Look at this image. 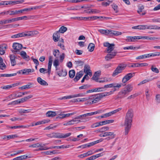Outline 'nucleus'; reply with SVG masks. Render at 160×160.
<instances>
[{
  "mask_svg": "<svg viewBox=\"0 0 160 160\" xmlns=\"http://www.w3.org/2000/svg\"><path fill=\"white\" fill-rule=\"evenodd\" d=\"M133 115L131 110H129L126 113L124 122V134L127 135L129 132L131 127Z\"/></svg>",
  "mask_w": 160,
  "mask_h": 160,
  "instance_id": "f257e3e1",
  "label": "nucleus"
},
{
  "mask_svg": "<svg viewBox=\"0 0 160 160\" xmlns=\"http://www.w3.org/2000/svg\"><path fill=\"white\" fill-rule=\"evenodd\" d=\"M133 88V87L132 84L127 85L118 93V98L121 99L127 97L128 93L132 90Z\"/></svg>",
  "mask_w": 160,
  "mask_h": 160,
  "instance_id": "f03ea898",
  "label": "nucleus"
},
{
  "mask_svg": "<svg viewBox=\"0 0 160 160\" xmlns=\"http://www.w3.org/2000/svg\"><path fill=\"white\" fill-rule=\"evenodd\" d=\"M109 95V92H105L91 96V103H96L100 100L101 98Z\"/></svg>",
  "mask_w": 160,
  "mask_h": 160,
  "instance_id": "7ed1b4c3",
  "label": "nucleus"
},
{
  "mask_svg": "<svg viewBox=\"0 0 160 160\" xmlns=\"http://www.w3.org/2000/svg\"><path fill=\"white\" fill-rule=\"evenodd\" d=\"M127 66L126 64L123 63L119 64L114 71L112 76L115 77L118 74L122 72Z\"/></svg>",
  "mask_w": 160,
  "mask_h": 160,
  "instance_id": "20e7f679",
  "label": "nucleus"
},
{
  "mask_svg": "<svg viewBox=\"0 0 160 160\" xmlns=\"http://www.w3.org/2000/svg\"><path fill=\"white\" fill-rule=\"evenodd\" d=\"M104 135L105 137H108L105 138V139L107 140L114 138L116 136V134H114V132H105Z\"/></svg>",
  "mask_w": 160,
  "mask_h": 160,
  "instance_id": "39448f33",
  "label": "nucleus"
},
{
  "mask_svg": "<svg viewBox=\"0 0 160 160\" xmlns=\"http://www.w3.org/2000/svg\"><path fill=\"white\" fill-rule=\"evenodd\" d=\"M134 75V73H130L126 74L122 78V82L123 83H125L127 81L129 80Z\"/></svg>",
  "mask_w": 160,
  "mask_h": 160,
  "instance_id": "423d86ee",
  "label": "nucleus"
},
{
  "mask_svg": "<svg viewBox=\"0 0 160 160\" xmlns=\"http://www.w3.org/2000/svg\"><path fill=\"white\" fill-rule=\"evenodd\" d=\"M108 36H118L122 34L121 32L113 31L111 30H108Z\"/></svg>",
  "mask_w": 160,
  "mask_h": 160,
  "instance_id": "0eeeda50",
  "label": "nucleus"
},
{
  "mask_svg": "<svg viewBox=\"0 0 160 160\" xmlns=\"http://www.w3.org/2000/svg\"><path fill=\"white\" fill-rule=\"evenodd\" d=\"M83 96V94H73L71 95L65 96L60 98L61 100L66 99L72 98H74L77 97H82Z\"/></svg>",
  "mask_w": 160,
  "mask_h": 160,
  "instance_id": "6e6552de",
  "label": "nucleus"
},
{
  "mask_svg": "<svg viewBox=\"0 0 160 160\" xmlns=\"http://www.w3.org/2000/svg\"><path fill=\"white\" fill-rule=\"evenodd\" d=\"M84 72L86 73V75H88L90 77L92 76V72L90 70V66L88 65H85L84 68Z\"/></svg>",
  "mask_w": 160,
  "mask_h": 160,
  "instance_id": "1a4fd4ad",
  "label": "nucleus"
},
{
  "mask_svg": "<svg viewBox=\"0 0 160 160\" xmlns=\"http://www.w3.org/2000/svg\"><path fill=\"white\" fill-rule=\"evenodd\" d=\"M86 121V120L85 121H81L80 120H76L75 118H74L73 119H72L68 122H66L65 123H64L63 124V125L64 126H68V125H73L75 124V122H76L77 123H78V122H85Z\"/></svg>",
  "mask_w": 160,
  "mask_h": 160,
  "instance_id": "9d476101",
  "label": "nucleus"
},
{
  "mask_svg": "<svg viewBox=\"0 0 160 160\" xmlns=\"http://www.w3.org/2000/svg\"><path fill=\"white\" fill-rule=\"evenodd\" d=\"M121 86V84L119 83H111L108 84H106L105 85V87L107 89V88H120Z\"/></svg>",
  "mask_w": 160,
  "mask_h": 160,
  "instance_id": "9b49d317",
  "label": "nucleus"
},
{
  "mask_svg": "<svg viewBox=\"0 0 160 160\" xmlns=\"http://www.w3.org/2000/svg\"><path fill=\"white\" fill-rule=\"evenodd\" d=\"M117 52H112L107 54L105 57V58L106 61H109L110 59L113 58L116 56Z\"/></svg>",
  "mask_w": 160,
  "mask_h": 160,
  "instance_id": "f8f14e48",
  "label": "nucleus"
},
{
  "mask_svg": "<svg viewBox=\"0 0 160 160\" xmlns=\"http://www.w3.org/2000/svg\"><path fill=\"white\" fill-rule=\"evenodd\" d=\"M8 48L7 45L5 44L0 45V54L4 55L6 50Z\"/></svg>",
  "mask_w": 160,
  "mask_h": 160,
  "instance_id": "ddd939ff",
  "label": "nucleus"
},
{
  "mask_svg": "<svg viewBox=\"0 0 160 160\" xmlns=\"http://www.w3.org/2000/svg\"><path fill=\"white\" fill-rule=\"evenodd\" d=\"M83 74V72L82 71L77 73L75 77L73 79L74 81L75 82H77L82 76Z\"/></svg>",
  "mask_w": 160,
  "mask_h": 160,
  "instance_id": "4468645a",
  "label": "nucleus"
},
{
  "mask_svg": "<svg viewBox=\"0 0 160 160\" xmlns=\"http://www.w3.org/2000/svg\"><path fill=\"white\" fill-rule=\"evenodd\" d=\"M13 48L16 51H19L22 48V46L21 44L18 43H14L13 44Z\"/></svg>",
  "mask_w": 160,
  "mask_h": 160,
  "instance_id": "2eb2a0df",
  "label": "nucleus"
},
{
  "mask_svg": "<svg viewBox=\"0 0 160 160\" xmlns=\"http://www.w3.org/2000/svg\"><path fill=\"white\" fill-rule=\"evenodd\" d=\"M26 35H28V34H26V32H22V33H19L13 35L11 37L12 38H15L27 36Z\"/></svg>",
  "mask_w": 160,
  "mask_h": 160,
  "instance_id": "dca6fc26",
  "label": "nucleus"
},
{
  "mask_svg": "<svg viewBox=\"0 0 160 160\" xmlns=\"http://www.w3.org/2000/svg\"><path fill=\"white\" fill-rule=\"evenodd\" d=\"M139 36V39H143V40H155V39H160L159 38H156L154 37H152L148 36Z\"/></svg>",
  "mask_w": 160,
  "mask_h": 160,
  "instance_id": "f3484780",
  "label": "nucleus"
},
{
  "mask_svg": "<svg viewBox=\"0 0 160 160\" xmlns=\"http://www.w3.org/2000/svg\"><path fill=\"white\" fill-rule=\"evenodd\" d=\"M91 96H90L89 97L87 98H78L76 99L77 101V102H82L84 101H86L87 100H88V103H89L90 104H93V103H91V101H92V100H91Z\"/></svg>",
  "mask_w": 160,
  "mask_h": 160,
  "instance_id": "a211bd4d",
  "label": "nucleus"
},
{
  "mask_svg": "<svg viewBox=\"0 0 160 160\" xmlns=\"http://www.w3.org/2000/svg\"><path fill=\"white\" fill-rule=\"evenodd\" d=\"M60 37V32L58 31L55 32L53 35V39L55 42H58Z\"/></svg>",
  "mask_w": 160,
  "mask_h": 160,
  "instance_id": "6ab92c4d",
  "label": "nucleus"
},
{
  "mask_svg": "<svg viewBox=\"0 0 160 160\" xmlns=\"http://www.w3.org/2000/svg\"><path fill=\"white\" fill-rule=\"evenodd\" d=\"M20 54L23 58L26 60L28 61L30 59V57L27 55L25 51H22L20 52Z\"/></svg>",
  "mask_w": 160,
  "mask_h": 160,
  "instance_id": "aec40b11",
  "label": "nucleus"
},
{
  "mask_svg": "<svg viewBox=\"0 0 160 160\" xmlns=\"http://www.w3.org/2000/svg\"><path fill=\"white\" fill-rule=\"evenodd\" d=\"M57 73L59 77H65L66 76L67 74V71L63 70V69H62L60 71H57Z\"/></svg>",
  "mask_w": 160,
  "mask_h": 160,
  "instance_id": "412c9836",
  "label": "nucleus"
},
{
  "mask_svg": "<svg viewBox=\"0 0 160 160\" xmlns=\"http://www.w3.org/2000/svg\"><path fill=\"white\" fill-rule=\"evenodd\" d=\"M9 57L12 66H15L16 64V62L15 60L16 58L15 56L14 55H10Z\"/></svg>",
  "mask_w": 160,
  "mask_h": 160,
  "instance_id": "4be33fe9",
  "label": "nucleus"
},
{
  "mask_svg": "<svg viewBox=\"0 0 160 160\" xmlns=\"http://www.w3.org/2000/svg\"><path fill=\"white\" fill-rule=\"evenodd\" d=\"M139 36H134V37H127L126 39V41L127 42H134L136 39H139Z\"/></svg>",
  "mask_w": 160,
  "mask_h": 160,
  "instance_id": "5701e85b",
  "label": "nucleus"
},
{
  "mask_svg": "<svg viewBox=\"0 0 160 160\" xmlns=\"http://www.w3.org/2000/svg\"><path fill=\"white\" fill-rule=\"evenodd\" d=\"M37 81L41 85L43 86H48V85L47 82L42 79L40 77H39L37 78Z\"/></svg>",
  "mask_w": 160,
  "mask_h": 160,
  "instance_id": "b1692460",
  "label": "nucleus"
},
{
  "mask_svg": "<svg viewBox=\"0 0 160 160\" xmlns=\"http://www.w3.org/2000/svg\"><path fill=\"white\" fill-rule=\"evenodd\" d=\"M33 83H32L29 82L28 83V84H27L25 85H24V86H22V87H19V89H21L22 90L29 89L32 86V85H33Z\"/></svg>",
  "mask_w": 160,
  "mask_h": 160,
  "instance_id": "393cba45",
  "label": "nucleus"
},
{
  "mask_svg": "<svg viewBox=\"0 0 160 160\" xmlns=\"http://www.w3.org/2000/svg\"><path fill=\"white\" fill-rule=\"evenodd\" d=\"M114 44L113 43L110 44V45L107 47V48L106 49L107 52L108 53H111L114 49Z\"/></svg>",
  "mask_w": 160,
  "mask_h": 160,
  "instance_id": "a878e982",
  "label": "nucleus"
},
{
  "mask_svg": "<svg viewBox=\"0 0 160 160\" xmlns=\"http://www.w3.org/2000/svg\"><path fill=\"white\" fill-rule=\"evenodd\" d=\"M47 116L48 117H53L56 116L57 114L56 112L49 111L46 113Z\"/></svg>",
  "mask_w": 160,
  "mask_h": 160,
  "instance_id": "bb28decb",
  "label": "nucleus"
},
{
  "mask_svg": "<svg viewBox=\"0 0 160 160\" xmlns=\"http://www.w3.org/2000/svg\"><path fill=\"white\" fill-rule=\"evenodd\" d=\"M34 71L33 69L25 68L22 70V74H28L29 73Z\"/></svg>",
  "mask_w": 160,
  "mask_h": 160,
  "instance_id": "cd10ccee",
  "label": "nucleus"
},
{
  "mask_svg": "<svg viewBox=\"0 0 160 160\" xmlns=\"http://www.w3.org/2000/svg\"><path fill=\"white\" fill-rule=\"evenodd\" d=\"M48 143H45L43 144V145L42 147H40L38 149H37L35 150V151H43L48 150V147L45 146L47 145H48Z\"/></svg>",
  "mask_w": 160,
  "mask_h": 160,
  "instance_id": "c85d7f7f",
  "label": "nucleus"
},
{
  "mask_svg": "<svg viewBox=\"0 0 160 160\" xmlns=\"http://www.w3.org/2000/svg\"><path fill=\"white\" fill-rule=\"evenodd\" d=\"M114 121L113 120H110L99 122L100 126L105 125L107 124L113 123Z\"/></svg>",
  "mask_w": 160,
  "mask_h": 160,
  "instance_id": "c756f323",
  "label": "nucleus"
},
{
  "mask_svg": "<svg viewBox=\"0 0 160 160\" xmlns=\"http://www.w3.org/2000/svg\"><path fill=\"white\" fill-rule=\"evenodd\" d=\"M28 158V156L26 155L21 156L13 159V160H22L26 159Z\"/></svg>",
  "mask_w": 160,
  "mask_h": 160,
  "instance_id": "7c9ffc66",
  "label": "nucleus"
},
{
  "mask_svg": "<svg viewBox=\"0 0 160 160\" xmlns=\"http://www.w3.org/2000/svg\"><path fill=\"white\" fill-rule=\"evenodd\" d=\"M103 155L102 153H99L95 155H93L90 157L91 160H94L100 157Z\"/></svg>",
  "mask_w": 160,
  "mask_h": 160,
  "instance_id": "2f4dec72",
  "label": "nucleus"
},
{
  "mask_svg": "<svg viewBox=\"0 0 160 160\" xmlns=\"http://www.w3.org/2000/svg\"><path fill=\"white\" fill-rule=\"evenodd\" d=\"M107 89L105 87V85H104V87H100L98 88H95V92H103L106 91Z\"/></svg>",
  "mask_w": 160,
  "mask_h": 160,
  "instance_id": "473e14b6",
  "label": "nucleus"
},
{
  "mask_svg": "<svg viewBox=\"0 0 160 160\" xmlns=\"http://www.w3.org/2000/svg\"><path fill=\"white\" fill-rule=\"evenodd\" d=\"M60 52L59 51L58 49L54 50L53 52V55L57 58H58L59 56Z\"/></svg>",
  "mask_w": 160,
  "mask_h": 160,
  "instance_id": "72a5a7b5",
  "label": "nucleus"
},
{
  "mask_svg": "<svg viewBox=\"0 0 160 160\" xmlns=\"http://www.w3.org/2000/svg\"><path fill=\"white\" fill-rule=\"evenodd\" d=\"M39 33V32L38 31H28L26 32V34H28V35H26L27 36H29L33 35L34 34H37Z\"/></svg>",
  "mask_w": 160,
  "mask_h": 160,
  "instance_id": "f704fd0d",
  "label": "nucleus"
},
{
  "mask_svg": "<svg viewBox=\"0 0 160 160\" xmlns=\"http://www.w3.org/2000/svg\"><path fill=\"white\" fill-rule=\"evenodd\" d=\"M14 95V93L13 92V93L10 94L8 96L6 97V99L3 100V101H4L7 100H11V99H12L15 98Z\"/></svg>",
  "mask_w": 160,
  "mask_h": 160,
  "instance_id": "c9c22d12",
  "label": "nucleus"
},
{
  "mask_svg": "<svg viewBox=\"0 0 160 160\" xmlns=\"http://www.w3.org/2000/svg\"><path fill=\"white\" fill-rule=\"evenodd\" d=\"M95 47L94 44L92 43H90L89 44L88 47V49L90 52H92L93 51Z\"/></svg>",
  "mask_w": 160,
  "mask_h": 160,
  "instance_id": "e433bc0d",
  "label": "nucleus"
},
{
  "mask_svg": "<svg viewBox=\"0 0 160 160\" xmlns=\"http://www.w3.org/2000/svg\"><path fill=\"white\" fill-rule=\"evenodd\" d=\"M59 65V64L58 60V58H57V59H56L54 60L53 62V65L55 67V69L56 71H58V66Z\"/></svg>",
  "mask_w": 160,
  "mask_h": 160,
  "instance_id": "4c0bfd02",
  "label": "nucleus"
},
{
  "mask_svg": "<svg viewBox=\"0 0 160 160\" xmlns=\"http://www.w3.org/2000/svg\"><path fill=\"white\" fill-rule=\"evenodd\" d=\"M69 77L70 78H72L75 75V71L74 70H71L69 72Z\"/></svg>",
  "mask_w": 160,
  "mask_h": 160,
  "instance_id": "58836bf2",
  "label": "nucleus"
},
{
  "mask_svg": "<svg viewBox=\"0 0 160 160\" xmlns=\"http://www.w3.org/2000/svg\"><path fill=\"white\" fill-rule=\"evenodd\" d=\"M124 50H128V49H138L139 48L137 47H133L132 46H129L128 47H125L123 48Z\"/></svg>",
  "mask_w": 160,
  "mask_h": 160,
  "instance_id": "ea45409f",
  "label": "nucleus"
},
{
  "mask_svg": "<svg viewBox=\"0 0 160 160\" xmlns=\"http://www.w3.org/2000/svg\"><path fill=\"white\" fill-rule=\"evenodd\" d=\"M48 122V121L47 120H43L39 121L35 123V125H39L42 124H45L47 123Z\"/></svg>",
  "mask_w": 160,
  "mask_h": 160,
  "instance_id": "a19ab883",
  "label": "nucleus"
},
{
  "mask_svg": "<svg viewBox=\"0 0 160 160\" xmlns=\"http://www.w3.org/2000/svg\"><path fill=\"white\" fill-rule=\"evenodd\" d=\"M42 145H43L41 144V143H37L34 144H33L29 146V148L32 147V148H39V147H42Z\"/></svg>",
  "mask_w": 160,
  "mask_h": 160,
  "instance_id": "79ce46f5",
  "label": "nucleus"
},
{
  "mask_svg": "<svg viewBox=\"0 0 160 160\" xmlns=\"http://www.w3.org/2000/svg\"><path fill=\"white\" fill-rule=\"evenodd\" d=\"M67 30V28L64 26L61 27L58 31L59 32L63 33Z\"/></svg>",
  "mask_w": 160,
  "mask_h": 160,
  "instance_id": "37998d69",
  "label": "nucleus"
},
{
  "mask_svg": "<svg viewBox=\"0 0 160 160\" xmlns=\"http://www.w3.org/2000/svg\"><path fill=\"white\" fill-rule=\"evenodd\" d=\"M17 75V73H14L12 74H2L1 75L2 77H10L15 76Z\"/></svg>",
  "mask_w": 160,
  "mask_h": 160,
  "instance_id": "c03bdc74",
  "label": "nucleus"
},
{
  "mask_svg": "<svg viewBox=\"0 0 160 160\" xmlns=\"http://www.w3.org/2000/svg\"><path fill=\"white\" fill-rule=\"evenodd\" d=\"M108 29L104 30L101 29L99 30L98 31L102 34L108 36Z\"/></svg>",
  "mask_w": 160,
  "mask_h": 160,
  "instance_id": "a18cd8bd",
  "label": "nucleus"
},
{
  "mask_svg": "<svg viewBox=\"0 0 160 160\" xmlns=\"http://www.w3.org/2000/svg\"><path fill=\"white\" fill-rule=\"evenodd\" d=\"M100 12V11L97 9H91L90 10V11L87 12V13H98Z\"/></svg>",
  "mask_w": 160,
  "mask_h": 160,
  "instance_id": "49530a36",
  "label": "nucleus"
},
{
  "mask_svg": "<svg viewBox=\"0 0 160 160\" xmlns=\"http://www.w3.org/2000/svg\"><path fill=\"white\" fill-rule=\"evenodd\" d=\"M90 87L91 85L87 84L84 85H83L82 86L80 87L79 88L80 89H86L90 88Z\"/></svg>",
  "mask_w": 160,
  "mask_h": 160,
  "instance_id": "de8ad7c7",
  "label": "nucleus"
},
{
  "mask_svg": "<svg viewBox=\"0 0 160 160\" xmlns=\"http://www.w3.org/2000/svg\"><path fill=\"white\" fill-rule=\"evenodd\" d=\"M15 98H20L22 97L21 92H14Z\"/></svg>",
  "mask_w": 160,
  "mask_h": 160,
  "instance_id": "09e8293b",
  "label": "nucleus"
},
{
  "mask_svg": "<svg viewBox=\"0 0 160 160\" xmlns=\"http://www.w3.org/2000/svg\"><path fill=\"white\" fill-rule=\"evenodd\" d=\"M145 95L147 99L148 100L150 98V91L148 89H147L145 91Z\"/></svg>",
  "mask_w": 160,
  "mask_h": 160,
  "instance_id": "8fccbe9b",
  "label": "nucleus"
},
{
  "mask_svg": "<svg viewBox=\"0 0 160 160\" xmlns=\"http://www.w3.org/2000/svg\"><path fill=\"white\" fill-rule=\"evenodd\" d=\"M32 110V109L27 110L21 109L20 110V112L21 113H28L30 112Z\"/></svg>",
  "mask_w": 160,
  "mask_h": 160,
  "instance_id": "3c124183",
  "label": "nucleus"
},
{
  "mask_svg": "<svg viewBox=\"0 0 160 160\" xmlns=\"http://www.w3.org/2000/svg\"><path fill=\"white\" fill-rule=\"evenodd\" d=\"M64 148V145H62L61 146H55L53 147H48V150L51 149L52 148Z\"/></svg>",
  "mask_w": 160,
  "mask_h": 160,
  "instance_id": "603ef678",
  "label": "nucleus"
},
{
  "mask_svg": "<svg viewBox=\"0 0 160 160\" xmlns=\"http://www.w3.org/2000/svg\"><path fill=\"white\" fill-rule=\"evenodd\" d=\"M63 133H56V138H63Z\"/></svg>",
  "mask_w": 160,
  "mask_h": 160,
  "instance_id": "864d4df0",
  "label": "nucleus"
},
{
  "mask_svg": "<svg viewBox=\"0 0 160 160\" xmlns=\"http://www.w3.org/2000/svg\"><path fill=\"white\" fill-rule=\"evenodd\" d=\"M151 70L153 72L156 73H159V71L158 69L156 68H154L153 66H152L151 68Z\"/></svg>",
  "mask_w": 160,
  "mask_h": 160,
  "instance_id": "5fc2aeb1",
  "label": "nucleus"
},
{
  "mask_svg": "<svg viewBox=\"0 0 160 160\" xmlns=\"http://www.w3.org/2000/svg\"><path fill=\"white\" fill-rule=\"evenodd\" d=\"M12 88L11 84L1 87V88L4 89H8Z\"/></svg>",
  "mask_w": 160,
  "mask_h": 160,
  "instance_id": "6e6d98bb",
  "label": "nucleus"
},
{
  "mask_svg": "<svg viewBox=\"0 0 160 160\" xmlns=\"http://www.w3.org/2000/svg\"><path fill=\"white\" fill-rule=\"evenodd\" d=\"M112 7L116 12L117 13L118 12V6L116 5L114 3L112 5Z\"/></svg>",
  "mask_w": 160,
  "mask_h": 160,
  "instance_id": "4d7b16f0",
  "label": "nucleus"
},
{
  "mask_svg": "<svg viewBox=\"0 0 160 160\" xmlns=\"http://www.w3.org/2000/svg\"><path fill=\"white\" fill-rule=\"evenodd\" d=\"M155 100L156 102L158 103H160V94H157L155 97Z\"/></svg>",
  "mask_w": 160,
  "mask_h": 160,
  "instance_id": "13d9d810",
  "label": "nucleus"
},
{
  "mask_svg": "<svg viewBox=\"0 0 160 160\" xmlns=\"http://www.w3.org/2000/svg\"><path fill=\"white\" fill-rule=\"evenodd\" d=\"M100 126L99 122H97L93 124L91 126V128H93Z\"/></svg>",
  "mask_w": 160,
  "mask_h": 160,
  "instance_id": "bf43d9fd",
  "label": "nucleus"
},
{
  "mask_svg": "<svg viewBox=\"0 0 160 160\" xmlns=\"http://www.w3.org/2000/svg\"><path fill=\"white\" fill-rule=\"evenodd\" d=\"M17 137V135H16V134L7 135V140H8L11 138H15Z\"/></svg>",
  "mask_w": 160,
  "mask_h": 160,
  "instance_id": "052dcab7",
  "label": "nucleus"
},
{
  "mask_svg": "<svg viewBox=\"0 0 160 160\" xmlns=\"http://www.w3.org/2000/svg\"><path fill=\"white\" fill-rule=\"evenodd\" d=\"M151 80L150 79H145L142 82H141L139 83L138 84V85H140L141 84H142L144 83H146L149 82V81H151Z\"/></svg>",
  "mask_w": 160,
  "mask_h": 160,
  "instance_id": "680f3d73",
  "label": "nucleus"
},
{
  "mask_svg": "<svg viewBox=\"0 0 160 160\" xmlns=\"http://www.w3.org/2000/svg\"><path fill=\"white\" fill-rule=\"evenodd\" d=\"M85 118L84 114L80 115L76 117L75 118L76 120L78 119H81L82 120H85V119L84 118Z\"/></svg>",
  "mask_w": 160,
  "mask_h": 160,
  "instance_id": "e2e57ef3",
  "label": "nucleus"
},
{
  "mask_svg": "<svg viewBox=\"0 0 160 160\" xmlns=\"http://www.w3.org/2000/svg\"><path fill=\"white\" fill-rule=\"evenodd\" d=\"M113 114H114V112H113V111H112L108 113H107L105 114V116L106 117V118H107L109 116H111Z\"/></svg>",
  "mask_w": 160,
  "mask_h": 160,
  "instance_id": "0e129e2a",
  "label": "nucleus"
},
{
  "mask_svg": "<svg viewBox=\"0 0 160 160\" xmlns=\"http://www.w3.org/2000/svg\"><path fill=\"white\" fill-rule=\"evenodd\" d=\"M6 67V65L3 62L0 63V68L1 69L3 70Z\"/></svg>",
  "mask_w": 160,
  "mask_h": 160,
  "instance_id": "69168bd1",
  "label": "nucleus"
},
{
  "mask_svg": "<svg viewBox=\"0 0 160 160\" xmlns=\"http://www.w3.org/2000/svg\"><path fill=\"white\" fill-rule=\"evenodd\" d=\"M152 22H160V18H154L152 19Z\"/></svg>",
  "mask_w": 160,
  "mask_h": 160,
  "instance_id": "338daca9",
  "label": "nucleus"
},
{
  "mask_svg": "<svg viewBox=\"0 0 160 160\" xmlns=\"http://www.w3.org/2000/svg\"><path fill=\"white\" fill-rule=\"evenodd\" d=\"M138 29L145 30L146 29V25H138Z\"/></svg>",
  "mask_w": 160,
  "mask_h": 160,
  "instance_id": "774afa93",
  "label": "nucleus"
}]
</instances>
